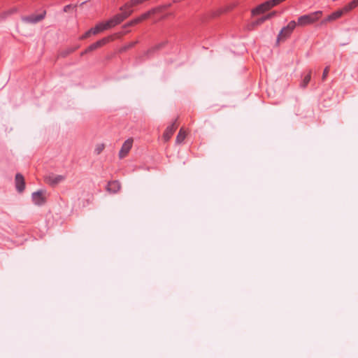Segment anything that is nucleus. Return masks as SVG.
Segmentation results:
<instances>
[{"instance_id":"obj_25","label":"nucleus","mask_w":358,"mask_h":358,"mask_svg":"<svg viewBox=\"0 0 358 358\" xmlns=\"http://www.w3.org/2000/svg\"><path fill=\"white\" fill-rule=\"evenodd\" d=\"M73 7V6L71 4H69V5H66L63 8V10L64 12L66 13L68 12L71 8Z\"/></svg>"},{"instance_id":"obj_3","label":"nucleus","mask_w":358,"mask_h":358,"mask_svg":"<svg viewBox=\"0 0 358 358\" xmlns=\"http://www.w3.org/2000/svg\"><path fill=\"white\" fill-rule=\"evenodd\" d=\"M46 15V10H43V12L38 15L31 14L28 16H22L21 20L26 24H37L42 21Z\"/></svg>"},{"instance_id":"obj_4","label":"nucleus","mask_w":358,"mask_h":358,"mask_svg":"<svg viewBox=\"0 0 358 358\" xmlns=\"http://www.w3.org/2000/svg\"><path fill=\"white\" fill-rule=\"evenodd\" d=\"M294 20L290 21L286 27H284L278 36V41L287 38L290 36L296 26Z\"/></svg>"},{"instance_id":"obj_22","label":"nucleus","mask_w":358,"mask_h":358,"mask_svg":"<svg viewBox=\"0 0 358 358\" xmlns=\"http://www.w3.org/2000/svg\"><path fill=\"white\" fill-rule=\"evenodd\" d=\"M329 72V66H326L324 68L323 73H322V78L323 80H324L327 78Z\"/></svg>"},{"instance_id":"obj_19","label":"nucleus","mask_w":358,"mask_h":358,"mask_svg":"<svg viewBox=\"0 0 358 358\" xmlns=\"http://www.w3.org/2000/svg\"><path fill=\"white\" fill-rule=\"evenodd\" d=\"M310 78H311V71H309V73L304 77V78L301 84V86L303 88L306 87L308 85V84L309 83Z\"/></svg>"},{"instance_id":"obj_5","label":"nucleus","mask_w":358,"mask_h":358,"mask_svg":"<svg viewBox=\"0 0 358 358\" xmlns=\"http://www.w3.org/2000/svg\"><path fill=\"white\" fill-rule=\"evenodd\" d=\"M44 194L45 191L42 189L33 192L31 194L33 203L36 206H42L45 204L46 199Z\"/></svg>"},{"instance_id":"obj_13","label":"nucleus","mask_w":358,"mask_h":358,"mask_svg":"<svg viewBox=\"0 0 358 358\" xmlns=\"http://www.w3.org/2000/svg\"><path fill=\"white\" fill-rule=\"evenodd\" d=\"M65 180V176L62 175H51L47 178L48 182L52 185H55Z\"/></svg>"},{"instance_id":"obj_7","label":"nucleus","mask_w":358,"mask_h":358,"mask_svg":"<svg viewBox=\"0 0 358 358\" xmlns=\"http://www.w3.org/2000/svg\"><path fill=\"white\" fill-rule=\"evenodd\" d=\"M155 9H152V10H150L148 12H146L143 14H142L141 15H140L139 17L135 18V19H133L132 20L128 22L127 23H126L124 25V28L126 29L127 27H131V26H134L135 24H137L138 23L142 22L143 20L148 18L150 17V15L154 12Z\"/></svg>"},{"instance_id":"obj_20","label":"nucleus","mask_w":358,"mask_h":358,"mask_svg":"<svg viewBox=\"0 0 358 358\" xmlns=\"http://www.w3.org/2000/svg\"><path fill=\"white\" fill-rule=\"evenodd\" d=\"M105 148V145L103 143L97 144L94 148V153L96 155H99Z\"/></svg>"},{"instance_id":"obj_23","label":"nucleus","mask_w":358,"mask_h":358,"mask_svg":"<svg viewBox=\"0 0 358 358\" xmlns=\"http://www.w3.org/2000/svg\"><path fill=\"white\" fill-rule=\"evenodd\" d=\"M276 15V12L275 11H273L271 13H269L268 14L264 15L265 18L266 20L272 18L273 17H274L275 15Z\"/></svg>"},{"instance_id":"obj_24","label":"nucleus","mask_w":358,"mask_h":358,"mask_svg":"<svg viewBox=\"0 0 358 358\" xmlns=\"http://www.w3.org/2000/svg\"><path fill=\"white\" fill-rule=\"evenodd\" d=\"M91 34H92V31H91V29L86 31L81 37L80 39H85L89 37Z\"/></svg>"},{"instance_id":"obj_2","label":"nucleus","mask_w":358,"mask_h":358,"mask_svg":"<svg viewBox=\"0 0 358 358\" xmlns=\"http://www.w3.org/2000/svg\"><path fill=\"white\" fill-rule=\"evenodd\" d=\"M121 11L120 13H118L115 15H114L113 17H111L110 20L106 21V23L109 29L114 27L115 26L120 24L122 22H123L125 19H127L129 16H130L132 13L133 10H120Z\"/></svg>"},{"instance_id":"obj_10","label":"nucleus","mask_w":358,"mask_h":358,"mask_svg":"<svg viewBox=\"0 0 358 358\" xmlns=\"http://www.w3.org/2000/svg\"><path fill=\"white\" fill-rule=\"evenodd\" d=\"M111 40L110 36L105 37L101 38V40L97 41L96 42L91 44L90 46L87 48V51H93L96 49L106 45L107 43H108Z\"/></svg>"},{"instance_id":"obj_8","label":"nucleus","mask_w":358,"mask_h":358,"mask_svg":"<svg viewBox=\"0 0 358 358\" xmlns=\"http://www.w3.org/2000/svg\"><path fill=\"white\" fill-rule=\"evenodd\" d=\"M132 145H133V139L132 138H128L127 140H126L124 142V143L122 144V148L119 152V157L120 159H122L127 155V154L129 153V152L130 151V150L132 148Z\"/></svg>"},{"instance_id":"obj_26","label":"nucleus","mask_w":358,"mask_h":358,"mask_svg":"<svg viewBox=\"0 0 358 358\" xmlns=\"http://www.w3.org/2000/svg\"><path fill=\"white\" fill-rule=\"evenodd\" d=\"M90 52V51H87V48H86L83 52H81L80 55H81V56H83V55H85V54H87V53H88Z\"/></svg>"},{"instance_id":"obj_16","label":"nucleus","mask_w":358,"mask_h":358,"mask_svg":"<svg viewBox=\"0 0 358 358\" xmlns=\"http://www.w3.org/2000/svg\"><path fill=\"white\" fill-rule=\"evenodd\" d=\"M357 6H358V2L357 1V0H352L348 4L345 6L343 8V11H345V13H347L351 11L352 10H353L354 8H357Z\"/></svg>"},{"instance_id":"obj_12","label":"nucleus","mask_w":358,"mask_h":358,"mask_svg":"<svg viewBox=\"0 0 358 358\" xmlns=\"http://www.w3.org/2000/svg\"><path fill=\"white\" fill-rule=\"evenodd\" d=\"M15 187L18 192H22L25 188L24 179L20 173H17L15 176Z\"/></svg>"},{"instance_id":"obj_17","label":"nucleus","mask_w":358,"mask_h":358,"mask_svg":"<svg viewBox=\"0 0 358 358\" xmlns=\"http://www.w3.org/2000/svg\"><path fill=\"white\" fill-rule=\"evenodd\" d=\"M186 137V134H185V132L181 129L177 136H176V141L177 143H181L185 138Z\"/></svg>"},{"instance_id":"obj_14","label":"nucleus","mask_w":358,"mask_h":358,"mask_svg":"<svg viewBox=\"0 0 358 358\" xmlns=\"http://www.w3.org/2000/svg\"><path fill=\"white\" fill-rule=\"evenodd\" d=\"M106 22H101L96 24L94 27L91 28V31H92V34L96 35L104 30L109 29L108 25H106Z\"/></svg>"},{"instance_id":"obj_1","label":"nucleus","mask_w":358,"mask_h":358,"mask_svg":"<svg viewBox=\"0 0 358 358\" xmlns=\"http://www.w3.org/2000/svg\"><path fill=\"white\" fill-rule=\"evenodd\" d=\"M322 12L320 10L303 15L298 18L297 24L301 27H305L316 22L322 16Z\"/></svg>"},{"instance_id":"obj_9","label":"nucleus","mask_w":358,"mask_h":358,"mask_svg":"<svg viewBox=\"0 0 358 358\" xmlns=\"http://www.w3.org/2000/svg\"><path fill=\"white\" fill-rule=\"evenodd\" d=\"M345 14V11H343V9L341 8L340 10H338L329 15H328L326 18H324L322 22V24H324L327 22L334 21L338 18H340L343 15Z\"/></svg>"},{"instance_id":"obj_11","label":"nucleus","mask_w":358,"mask_h":358,"mask_svg":"<svg viewBox=\"0 0 358 358\" xmlns=\"http://www.w3.org/2000/svg\"><path fill=\"white\" fill-rule=\"evenodd\" d=\"M176 120H175L171 125L168 126L163 134V138L165 141H169L172 136L173 134L177 129Z\"/></svg>"},{"instance_id":"obj_6","label":"nucleus","mask_w":358,"mask_h":358,"mask_svg":"<svg viewBox=\"0 0 358 358\" xmlns=\"http://www.w3.org/2000/svg\"><path fill=\"white\" fill-rule=\"evenodd\" d=\"M273 8L272 4H271L269 0L266 1L260 5L257 6L256 8H253L252 10V15H257L262 13H264V12L270 10Z\"/></svg>"},{"instance_id":"obj_18","label":"nucleus","mask_w":358,"mask_h":358,"mask_svg":"<svg viewBox=\"0 0 358 358\" xmlns=\"http://www.w3.org/2000/svg\"><path fill=\"white\" fill-rule=\"evenodd\" d=\"M265 21H266V18L264 16L260 17V18H258L257 20H256L255 21L252 22L250 24V26L252 27V29H253L254 27H257V26H259L260 24H262V23H264Z\"/></svg>"},{"instance_id":"obj_21","label":"nucleus","mask_w":358,"mask_h":358,"mask_svg":"<svg viewBox=\"0 0 358 358\" xmlns=\"http://www.w3.org/2000/svg\"><path fill=\"white\" fill-rule=\"evenodd\" d=\"M138 43V41H133V42H131V43H129L128 44L125 45L122 48V51H125L129 48H133L136 43Z\"/></svg>"},{"instance_id":"obj_15","label":"nucleus","mask_w":358,"mask_h":358,"mask_svg":"<svg viewBox=\"0 0 358 358\" xmlns=\"http://www.w3.org/2000/svg\"><path fill=\"white\" fill-rule=\"evenodd\" d=\"M107 190L112 193H116L120 189V184L117 180L110 181L108 183Z\"/></svg>"}]
</instances>
